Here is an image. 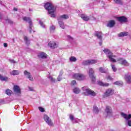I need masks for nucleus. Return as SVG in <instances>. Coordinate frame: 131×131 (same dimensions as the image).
<instances>
[{
    "label": "nucleus",
    "mask_w": 131,
    "mask_h": 131,
    "mask_svg": "<svg viewBox=\"0 0 131 131\" xmlns=\"http://www.w3.org/2000/svg\"><path fill=\"white\" fill-rule=\"evenodd\" d=\"M73 77L75 78V79H77V80H83V79L85 78L83 75L78 73H76L73 75Z\"/></svg>",
    "instance_id": "6e6552de"
},
{
    "label": "nucleus",
    "mask_w": 131,
    "mask_h": 131,
    "mask_svg": "<svg viewBox=\"0 0 131 131\" xmlns=\"http://www.w3.org/2000/svg\"><path fill=\"white\" fill-rule=\"evenodd\" d=\"M30 11H31V10L30 9Z\"/></svg>",
    "instance_id": "4d7b16f0"
},
{
    "label": "nucleus",
    "mask_w": 131,
    "mask_h": 131,
    "mask_svg": "<svg viewBox=\"0 0 131 131\" xmlns=\"http://www.w3.org/2000/svg\"><path fill=\"white\" fill-rule=\"evenodd\" d=\"M104 53L106 55V57L108 58L110 61L111 62H113V63H116V60L114 58L116 57V55H113V53L108 49H104L103 50Z\"/></svg>",
    "instance_id": "f03ea898"
},
{
    "label": "nucleus",
    "mask_w": 131,
    "mask_h": 131,
    "mask_svg": "<svg viewBox=\"0 0 131 131\" xmlns=\"http://www.w3.org/2000/svg\"><path fill=\"white\" fill-rule=\"evenodd\" d=\"M102 32H95V36H97V37L100 39V40H102Z\"/></svg>",
    "instance_id": "aec40b11"
},
{
    "label": "nucleus",
    "mask_w": 131,
    "mask_h": 131,
    "mask_svg": "<svg viewBox=\"0 0 131 131\" xmlns=\"http://www.w3.org/2000/svg\"><path fill=\"white\" fill-rule=\"evenodd\" d=\"M94 73H95V71H94V69H93V68L89 69V77L91 78L93 82H95V81H96V77H95V76H94Z\"/></svg>",
    "instance_id": "0eeeda50"
},
{
    "label": "nucleus",
    "mask_w": 131,
    "mask_h": 131,
    "mask_svg": "<svg viewBox=\"0 0 131 131\" xmlns=\"http://www.w3.org/2000/svg\"><path fill=\"white\" fill-rule=\"evenodd\" d=\"M30 11H31V10L30 9Z\"/></svg>",
    "instance_id": "13d9d810"
},
{
    "label": "nucleus",
    "mask_w": 131,
    "mask_h": 131,
    "mask_svg": "<svg viewBox=\"0 0 131 131\" xmlns=\"http://www.w3.org/2000/svg\"><path fill=\"white\" fill-rule=\"evenodd\" d=\"M80 17L84 21H89L90 20V17L86 15L81 14Z\"/></svg>",
    "instance_id": "4be33fe9"
},
{
    "label": "nucleus",
    "mask_w": 131,
    "mask_h": 131,
    "mask_svg": "<svg viewBox=\"0 0 131 131\" xmlns=\"http://www.w3.org/2000/svg\"><path fill=\"white\" fill-rule=\"evenodd\" d=\"M121 116H122V117H123V118H125L126 120H128L127 125H128V126H131V120H128V119H130L131 118V114L127 115L124 114V113H121Z\"/></svg>",
    "instance_id": "39448f33"
},
{
    "label": "nucleus",
    "mask_w": 131,
    "mask_h": 131,
    "mask_svg": "<svg viewBox=\"0 0 131 131\" xmlns=\"http://www.w3.org/2000/svg\"><path fill=\"white\" fill-rule=\"evenodd\" d=\"M93 111L94 112V113H96V114L99 113V108H98V107L96 106H94L93 107Z\"/></svg>",
    "instance_id": "c85d7f7f"
},
{
    "label": "nucleus",
    "mask_w": 131,
    "mask_h": 131,
    "mask_svg": "<svg viewBox=\"0 0 131 131\" xmlns=\"http://www.w3.org/2000/svg\"><path fill=\"white\" fill-rule=\"evenodd\" d=\"M39 22L40 25L42 27H43V28H45V25L43 24V23H42V21H41V20H39Z\"/></svg>",
    "instance_id": "a19ab883"
},
{
    "label": "nucleus",
    "mask_w": 131,
    "mask_h": 131,
    "mask_svg": "<svg viewBox=\"0 0 131 131\" xmlns=\"http://www.w3.org/2000/svg\"><path fill=\"white\" fill-rule=\"evenodd\" d=\"M9 61L10 63H12L13 64H15V63H16V61H15L14 59H9Z\"/></svg>",
    "instance_id": "a18cd8bd"
},
{
    "label": "nucleus",
    "mask_w": 131,
    "mask_h": 131,
    "mask_svg": "<svg viewBox=\"0 0 131 131\" xmlns=\"http://www.w3.org/2000/svg\"><path fill=\"white\" fill-rule=\"evenodd\" d=\"M82 65H84V66L90 65V60L83 61L82 62Z\"/></svg>",
    "instance_id": "2f4dec72"
},
{
    "label": "nucleus",
    "mask_w": 131,
    "mask_h": 131,
    "mask_svg": "<svg viewBox=\"0 0 131 131\" xmlns=\"http://www.w3.org/2000/svg\"><path fill=\"white\" fill-rule=\"evenodd\" d=\"M82 90L84 92L85 95L86 96H93V97H95L97 94L95 93V92H94L93 90H90V89H88V87L84 86L82 88Z\"/></svg>",
    "instance_id": "7ed1b4c3"
},
{
    "label": "nucleus",
    "mask_w": 131,
    "mask_h": 131,
    "mask_svg": "<svg viewBox=\"0 0 131 131\" xmlns=\"http://www.w3.org/2000/svg\"><path fill=\"white\" fill-rule=\"evenodd\" d=\"M20 74V72H19L18 70H13L11 72H10L11 75H19Z\"/></svg>",
    "instance_id": "5701e85b"
},
{
    "label": "nucleus",
    "mask_w": 131,
    "mask_h": 131,
    "mask_svg": "<svg viewBox=\"0 0 131 131\" xmlns=\"http://www.w3.org/2000/svg\"><path fill=\"white\" fill-rule=\"evenodd\" d=\"M106 79H107V80H113V78L112 77H111V76L110 75H108L106 77Z\"/></svg>",
    "instance_id": "4c0bfd02"
},
{
    "label": "nucleus",
    "mask_w": 131,
    "mask_h": 131,
    "mask_svg": "<svg viewBox=\"0 0 131 131\" xmlns=\"http://www.w3.org/2000/svg\"><path fill=\"white\" fill-rule=\"evenodd\" d=\"M112 69H113L114 72H116L117 71V69H116V67H115L114 65H112Z\"/></svg>",
    "instance_id": "58836bf2"
},
{
    "label": "nucleus",
    "mask_w": 131,
    "mask_h": 131,
    "mask_svg": "<svg viewBox=\"0 0 131 131\" xmlns=\"http://www.w3.org/2000/svg\"><path fill=\"white\" fill-rule=\"evenodd\" d=\"M116 4H119V5H122L121 0H114Z\"/></svg>",
    "instance_id": "e433bc0d"
},
{
    "label": "nucleus",
    "mask_w": 131,
    "mask_h": 131,
    "mask_svg": "<svg viewBox=\"0 0 131 131\" xmlns=\"http://www.w3.org/2000/svg\"><path fill=\"white\" fill-rule=\"evenodd\" d=\"M60 18H58L59 26L62 29H65V25H64V23L62 20H60Z\"/></svg>",
    "instance_id": "6ab92c4d"
},
{
    "label": "nucleus",
    "mask_w": 131,
    "mask_h": 131,
    "mask_svg": "<svg viewBox=\"0 0 131 131\" xmlns=\"http://www.w3.org/2000/svg\"><path fill=\"white\" fill-rule=\"evenodd\" d=\"M55 29H56V27H55V26H52L50 27V31H53V30H55Z\"/></svg>",
    "instance_id": "37998d69"
},
{
    "label": "nucleus",
    "mask_w": 131,
    "mask_h": 131,
    "mask_svg": "<svg viewBox=\"0 0 131 131\" xmlns=\"http://www.w3.org/2000/svg\"><path fill=\"white\" fill-rule=\"evenodd\" d=\"M38 109L40 112H45V108L41 107H39Z\"/></svg>",
    "instance_id": "79ce46f5"
},
{
    "label": "nucleus",
    "mask_w": 131,
    "mask_h": 131,
    "mask_svg": "<svg viewBox=\"0 0 131 131\" xmlns=\"http://www.w3.org/2000/svg\"><path fill=\"white\" fill-rule=\"evenodd\" d=\"M73 92L75 94H79L80 93V90L78 88H75L73 89Z\"/></svg>",
    "instance_id": "cd10ccee"
},
{
    "label": "nucleus",
    "mask_w": 131,
    "mask_h": 131,
    "mask_svg": "<svg viewBox=\"0 0 131 131\" xmlns=\"http://www.w3.org/2000/svg\"><path fill=\"white\" fill-rule=\"evenodd\" d=\"M99 70L101 73H108V69L105 70L103 67L99 68Z\"/></svg>",
    "instance_id": "393cba45"
},
{
    "label": "nucleus",
    "mask_w": 131,
    "mask_h": 131,
    "mask_svg": "<svg viewBox=\"0 0 131 131\" xmlns=\"http://www.w3.org/2000/svg\"><path fill=\"white\" fill-rule=\"evenodd\" d=\"M115 25V21L114 20H110L107 25V27H110V28H112Z\"/></svg>",
    "instance_id": "a211bd4d"
},
{
    "label": "nucleus",
    "mask_w": 131,
    "mask_h": 131,
    "mask_svg": "<svg viewBox=\"0 0 131 131\" xmlns=\"http://www.w3.org/2000/svg\"><path fill=\"white\" fill-rule=\"evenodd\" d=\"M68 38H70V39H72V37H71V36H68Z\"/></svg>",
    "instance_id": "603ef678"
},
{
    "label": "nucleus",
    "mask_w": 131,
    "mask_h": 131,
    "mask_svg": "<svg viewBox=\"0 0 131 131\" xmlns=\"http://www.w3.org/2000/svg\"><path fill=\"white\" fill-rule=\"evenodd\" d=\"M4 46L5 47V48L8 47V44L7 43H4Z\"/></svg>",
    "instance_id": "09e8293b"
},
{
    "label": "nucleus",
    "mask_w": 131,
    "mask_h": 131,
    "mask_svg": "<svg viewBox=\"0 0 131 131\" xmlns=\"http://www.w3.org/2000/svg\"><path fill=\"white\" fill-rule=\"evenodd\" d=\"M114 84H116V85H122L123 84V82L121 81H118L114 83Z\"/></svg>",
    "instance_id": "473e14b6"
},
{
    "label": "nucleus",
    "mask_w": 131,
    "mask_h": 131,
    "mask_svg": "<svg viewBox=\"0 0 131 131\" xmlns=\"http://www.w3.org/2000/svg\"><path fill=\"white\" fill-rule=\"evenodd\" d=\"M98 84L101 85L102 86H108L109 85L108 83H103V82L99 81L98 82Z\"/></svg>",
    "instance_id": "bb28decb"
},
{
    "label": "nucleus",
    "mask_w": 131,
    "mask_h": 131,
    "mask_svg": "<svg viewBox=\"0 0 131 131\" xmlns=\"http://www.w3.org/2000/svg\"><path fill=\"white\" fill-rule=\"evenodd\" d=\"M69 18V16H68V15H66V14H63L61 15L59 18L58 19H60V20L62 21V19H68Z\"/></svg>",
    "instance_id": "b1692460"
},
{
    "label": "nucleus",
    "mask_w": 131,
    "mask_h": 131,
    "mask_svg": "<svg viewBox=\"0 0 131 131\" xmlns=\"http://www.w3.org/2000/svg\"><path fill=\"white\" fill-rule=\"evenodd\" d=\"M49 46L51 48V49H56L57 47V43L54 41H50L49 43Z\"/></svg>",
    "instance_id": "ddd939ff"
},
{
    "label": "nucleus",
    "mask_w": 131,
    "mask_h": 131,
    "mask_svg": "<svg viewBox=\"0 0 131 131\" xmlns=\"http://www.w3.org/2000/svg\"><path fill=\"white\" fill-rule=\"evenodd\" d=\"M43 119L50 126H53V122L52 121V119L49 117V116L47 115H44Z\"/></svg>",
    "instance_id": "423d86ee"
},
{
    "label": "nucleus",
    "mask_w": 131,
    "mask_h": 131,
    "mask_svg": "<svg viewBox=\"0 0 131 131\" xmlns=\"http://www.w3.org/2000/svg\"><path fill=\"white\" fill-rule=\"evenodd\" d=\"M13 10L14 11H18V9L16 8H14Z\"/></svg>",
    "instance_id": "864d4df0"
},
{
    "label": "nucleus",
    "mask_w": 131,
    "mask_h": 131,
    "mask_svg": "<svg viewBox=\"0 0 131 131\" xmlns=\"http://www.w3.org/2000/svg\"><path fill=\"white\" fill-rule=\"evenodd\" d=\"M0 19H2V18L0 17Z\"/></svg>",
    "instance_id": "6e6d98bb"
},
{
    "label": "nucleus",
    "mask_w": 131,
    "mask_h": 131,
    "mask_svg": "<svg viewBox=\"0 0 131 131\" xmlns=\"http://www.w3.org/2000/svg\"><path fill=\"white\" fill-rule=\"evenodd\" d=\"M24 40L25 41H26V43L27 45H29L30 43V42L28 41V38H27V37L25 36L24 37Z\"/></svg>",
    "instance_id": "c9c22d12"
},
{
    "label": "nucleus",
    "mask_w": 131,
    "mask_h": 131,
    "mask_svg": "<svg viewBox=\"0 0 131 131\" xmlns=\"http://www.w3.org/2000/svg\"><path fill=\"white\" fill-rule=\"evenodd\" d=\"M63 75V73H60L57 77V81H61L62 80V75Z\"/></svg>",
    "instance_id": "f704fd0d"
},
{
    "label": "nucleus",
    "mask_w": 131,
    "mask_h": 131,
    "mask_svg": "<svg viewBox=\"0 0 131 131\" xmlns=\"http://www.w3.org/2000/svg\"><path fill=\"white\" fill-rule=\"evenodd\" d=\"M114 94V91L111 89H107L104 93L105 97H109V96H112Z\"/></svg>",
    "instance_id": "9b49d317"
},
{
    "label": "nucleus",
    "mask_w": 131,
    "mask_h": 131,
    "mask_svg": "<svg viewBox=\"0 0 131 131\" xmlns=\"http://www.w3.org/2000/svg\"><path fill=\"white\" fill-rule=\"evenodd\" d=\"M72 84L73 85H75V84H76V81H75V80H73V81H72Z\"/></svg>",
    "instance_id": "49530a36"
},
{
    "label": "nucleus",
    "mask_w": 131,
    "mask_h": 131,
    "mask_svg": "<svg viewBox=\"0 0 131 131\" xmlns=\"http://www.w3.org/2000/svg\"><path fill=\"white\" fill-rule=\"evenodd\" d=\"M12 91H11L10 89H7L6 91V94L8 95V96H11L12 95Z\"/></svg>",
    "instance_id": "72a5a7b5"
},
{
    "label": "nucleus",
    "mask_w": 131,
    "mask_h": 131,
    "mask_svg": "<svg viewBox=\"0 0 131 131\" xmlns=\"http://www.w3.org/2000/svg\"><path fill=\"white\" fill-rule=\"evenodd\" d=\"M70 119L71 120H72V121H73V120H74V117L73 116V115H70Z\"/></svg>",
    "instance_id": "c03bdc74"
},
{
    "label": "nucleus",
    "mask_w": 131,
    "mask_h": 131,
    "mask_svg": "<svg viewBox=\"0 0 131 131\" xmlns=\"http://www.w3.org/2000/svg\"><path fill=\"white\" fill-rule=\"evenodd\" d=\"M38 57L41 59H46L47 58V54L43 52L39 53L38 54Z\"/></svg>",
    "instance_id": "f3484780"
},
{
    "label": "nucleus",
    "mask_w": 131,
    "mask_h": 131,
    "mask_svg": "<svg viewBox=\"0 0 131 131\" xmlns=\"http://www.w3.org/2000/svg\"><path fill=\"white\" fill-rule=\"evenodd\" d=\"M0 131H2V129L0 128Z\"/></svg>",
    "instance_id": "5fc2aeb1"
},
{
    "label": "nucleus",
    "mask_w": 131,
    "mask_h": 131,
    "mask_svg": "<svg viewBox=\"0 0 131 131\" xmlns=\"http://www.w3.org/2000/svg\"><path fill=\"white\" fill-rule=\"evenodd\" d=\"M45 8L46 10L48 11L49 14H51V17L52 18H55L56 15H55V11H56V7L54 6V5L52 3H47L45 5Z\"/></svg>",
    "instance_id": "f257e3e1"
},
{
    "label": "nucleus",
    "mask_w": 131,
    "mask_h": 131,
    "mask_svg": "<svg viewBox=\"0 0 131 131\" xmlns=\"http://www.w3.org/2000/svg\"><path fill=\"white\" fill-rule=\"evenodd\" d=\"M77 60L76 57L74 56H72L70 58V62H76Z\"/></svg>",
    "instance_id": "c756f323"
},
{
    "label": "nucleus",
    "mask_w": 131,
    "mask_h": 131,
    "mask_svg": "<svg viewBox=\"0 0 131 131\" xmlns=\"http://www.w3.org/2000/svg\"><path fill=\"white\" fill-rule=\"evenodd\" d=\"M8 23H10V24H13V22L12 21V20H10V19H8Z\"/></svg>",
    "instance_id": "de8ad7c7"
},
{
    "label": "nucleus",
    "mask_w": 131,
    "mask_h": 131,
    "mask_svg": "<svg viewBox=\"0 0 131 131\" xmlns=\"http://www.w3.org/2000/svg\"><path fill=\"white\" fill-rule=\"evenodd\" d=\"M118 35L119 37H122L123 36H127V35H128V32H121Z\"/></svg>",
    "instance_id": "412c9836"
},
{
    "label": "nucleus",
    "mask_w": 131,
    "mask_h": 131,
    "mask_svg": "<svg viewBox=\"0 0 131 131\" xmlns=\"http://www.w3.org/2000/svg\"><path fill=\"white\" fill-rule=\"evenodd\" d=\"M105 112L107 115H111L113 113L112 108L109 106H106Z\"/></svg>",
    "instance_id": "4468645a"
},
{
    "label": "nucleus",
    "mask_w": 131,
    "mask_h": 131,
    "mask_svg": "<svg viewBox=\"0 0 131 131\" xmlns=\"http://www.w3.org/2000/svg\"><path fill=\"white\" fill-rule=\"evenodd\" d=\"M0 80H2V81H8L9 78L8 77H4L2 75H0Z\"/></svg>",
    "instance_id": "a878e982"
},
{
    "label": "nucleus",
    "mask_w": 131,
    "mask_h": 131,
    "mask_svg": "<svg viewBox=\"0 0 131 131\" xmlns=\"http://www.w3.org/2000/svg\"><path fill=\"white\" fill-rule=\"evenodd\" d=\"M49 79H50V80H51V81H52V82H55V79H54V78H53V77H52V76H49Z\"/></svg>",
    "instance_id": "ea45409f"
},
{
    "label": "nucleus",
    "mask_w": 131,
    "mask_h": 131,
    "mask_svg": "<svg viewBox=\"0 0 131 131\" xmlns=\"http://www.w3.org/2000/svg\"><path fill=\"white\" fill-rule=\"evenodd\" d=\"M29 89L30 91H33V88H32L29 87Z\"/></svg>",
    "instance_id": "3c124183"
},
{
    "label": "nucleus",
    "mask_w": 131,
    "mask_h": 131,
    "mask_svg": "<svg viewBox=\"0 0 131 131\" xmlns=\"http://www.w3.org/2000/svg\"><path fill=\"white\" fill-rule=\"evenodd\" d=\"M119 22H124V23L127 22V18L125 16H121L117 18Z\"/></svg>",
    "instance_id": "dca6fc26"
},
{
    "label": "nucleus",
    "mask_w": 131,
    "mask_h": 131,
    "mask_svg": "<svg viewBox=\"0 0 131 131\" xmlns=\"http://www.w3.org/2000/svg\"><path fill=\"white\" fill-rule=\"evenodd\" d=\"M13 91L14 93H16V94H17L18 96L21 95V89H20V87L19 86L15 85L13 87Z\"/></svg>",
    "instance_id": "9d476101"
},
{
    "label": "nucleus",
    "mask_w": 131,
    "mask_h": 131,
    "mask_svg": "<svg viewBox=\"0 0 131 131\" xmlns=\"http://www.w3.org/2000/svg\"><path fill=\"white\" fill-rule=\"evenodd\" d=\"M124 78L127 82V83H131V76L129 74H126L125 75Z\"/></svg>",
    "instance_id": "2eb2a0df"
},
{
    "label": "nucleus",
    "mask_w": 131,
    "mask_h": 131,
    "mask_svg": "<svg viewBox=\"0 0 131 131\" xmlns=\"http://www.w3.org/2000/svg\"><path fill=\"white\" fill-rule=\"evenodd\" d=\"M102 43H103V42L102 41V39H101V40H100V41L99 42V45L102 46Z\"/></svg>",
    "instance_id": "8fccbe9b"
},
{
    "label": "nucleus",
    "mask_w": 131,
    "mask_h": 131,
    "mask_svg": "<svg viewBox=\"0 0 131 131\" xmlns=\"http://www.w3.org/2000/svg\"><path fill=\"white\" fill-rule=\"evenodd\" d=\"M23 20L24 21H26V22H29V31L30 33H31V32L32 31V27H33V25H32V21H31V18H30V17H23Z\"/></svg>",
    "instance_id": "20e7f679"
},
{
    "label": "nucleus",
    "mask_w": 131,
    "mask_h": 131,
    "mask_svg": "<svg viewBox=\"0 0 131 131\" xmlns=\"http://www.w3.org/2000/svg\"><path fill=\"white\" fill-rule=\"evenodd\" d=\"M89 61L90 65L93 64H96V63H98V60L95 59L89 60Z\"/></svg>",
    "instance_id": "7c9ffc66"
},
{
    "label": "nucleus",
    "mask_w": 131,
    "mask_h": 131,
    "mask_svg": "<svg viewBox=\"0 0 131 131\" xmlns=\"http://www.w3.org/2000/svg\"><path fill=\"white\" fill-rule=\"evenodd\" d=\"M24 74L25 76H26L28 78H29V80L31 81H33V78L31 77V75H30V73L27 72V71H25L24 72Z\"/></svg>",
    "instance_id": "f8f14e48"
},
{
    "label": "nucleus",
    "mask_w": 131,
    "mask_h": 131,
    "mask_svg": "<svg viewBox=\"0 0 131 131\" xmlns=\"http://www.w3.org/2000/svg\"><path fill=\"white\" fill-rule=\"evenodd\" d=\"M118 62H119V64L121 65H123L124 66H129V63L127 62V61L123 58H120L118 59Z\"/></svg>",
    "instance_id": "1a4fd4ad"
}]
</instances>
